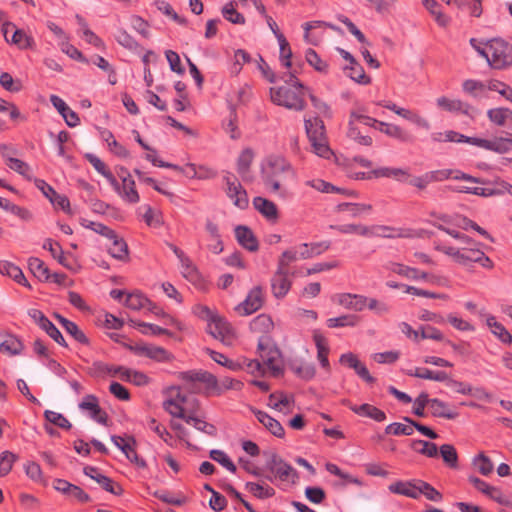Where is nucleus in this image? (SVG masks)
<instances>
[{"label":"nucleus","mask_w":512,"mask_h":512,"mask_svg":"<svg viewBox=\"0 0 512 512\" xmlns=\"http://www.w3.org/2000/svg\"><path fill=\"white\" fill-rule=\"evenodd\" d=\"M54 317L62 325L65 331L68 334H70L77 342L85 345L89 344V340L86 337L85 333L79 329L78 325L75 322L66 319L65 317L58 313H55Z\"/></svg>","instance_id":"35"},{"label":"nucleus","mask_w":512,"mask_h":512,"mask_svg":"<svg viewBox=\"0 0 512 512\" xmlns=\"http://www.w3.org/2000/svg\"><path fill=\"white\" fill-rule=\"evenodd\" d=\"M263 303V288L256 286L249 291L245 300L236 307V311L241 315L247 316L258 311L263 306Z\"/></svg>","instance_id":"14"},{"label":"nucleus","mask_w":512,"mask_h":512,"mask_svg":"<svg viewBox=\"0 0 512 512\" xmlns=\"http://www.w3.org/2000/svg\"><path fill=\"white\" fill-rule=\"evenodd\" d=\"M418 480L397 481L389 485V491L394 494L403 495L412 499L419 498Z\"/></svg>","instance_id":"29"},{"label":"nucleus","mask_w":512,"mask_h":512,"mask_svg":"<svg viewBox=\"0 0 512 512\" xmlns=\"http://www.w3.org/2000/svg\"><path fill=\"white\" fill-rule=\"evenodd\" d=\"M313 340L317 348V359L320 365L327 371H330V363L328 360L330 348L326 337L319 330H314Z\"/></svg>","instance_id":"27"},{"label":"nucleus","mask_w":512,"mask_h":512,"mask_svg":"<svg viewBox=\"0 0 512 512\" xmlns=\"http://www.w3.org/2000/svg\"><path fill=\"white\" fill-rule=\"evenodd\" d=\"M331 228L336 229L342 234H358L369 237V226L362 224L331 225Z\"/></svg>","instance_id":"58"},{"label":"nucleus","mask_w":512,"mask_h":512,"mask_svg":"<svg viewBox=\"0 0 512 512\" xmlns=\"http://www.w3.org/2000/svg\"><path fill=\"white\" fill-rule=\"evenodd\" d=\"M23 349L22 342L14 335L8 334L0 342V351L10 356L18 355Z\"/></svg>","instance_id":"46"},{"label":"nucleus","mask_w":512,"mask_h":512,"mask_svg":"<svg viewBox=\"0 0 512 512\" xmlns=\"http://www.w3.org/2000/svg\"><path fill=\"white\" fill-rule=\"evenodd\" d=\"M0 208L6 211H10L14 215L26 221L32 218V215L29 210L13 204L6 198L0 197Z\"/></svg>","instance_id":"57"},{"label":"nucleus","mask_w":512,"mask_h":512,"mask_svg":"<svg viewBox=\"0 0 512 512\" xmlns=\"http://www.w3.org/2000/svg\"><path fill=\"white\" fill-rule=\"evenodd\" d=\"M50 102L53 107L59 112V114L63 117L65 123L69 127H76L80 123V119L75 111L70 109V107L65 103L63 99H61L57 95L50 96Z\"/></svg>","instance_id":"21"},{"label":"nucleus","mask_w":512,"mask_h":512,"mask_svg":"<svg viewBox=\"0 0 512 512\" xmlns=\"http://www.w3.org/2000/svg\"><path fill=\"white\" fill-rule=\"evenodd\" d=\"M0 273L2 275L11 277L20 285L31 288L22 270L18 266L9 261L0 260Z\"/></svg>","instance_id":"36"},{"label":"nucleus","mask_w":512,"mask_h":512,"mask_svg":"<svg viewBox=\"0 0 512 512\" xmlns=\"http://www.w3.org/2000/svg\"><path fill=\"white\" fill-rule=\"evenodd\" d=\"M257 350L264 366L272 376L278 377L283 374L284 365L281 352L270 336L259 337Z\"/></svg>","instance_id":"5"},{"label":"nucleus","mask_w":512,"mask_h":512,"mask_svg":"<svg viewBox=\"0 0 512 512\" xmlns=\"http://www.w3.org/2000/svg\"><path fill=\"white\" fill-rule=\"evenodd\" d=\"M293 404L294 397L281 391L271 393L268 398V406L285 414L292 411Z\"/></svg>","instance_id":"26"},{"label":"nucleus","mask_w":512,"mask_h":512,"mask_svg":"<svg viewBox=\"0 0 512 512\" xmlns=\"http://www.w3.org/2000/svg\"><path fill=\"white\" fill-rule=\"evenodd\" d=\"M222 14L226 20H228L229 22H231L233 24H244L245 23L244 16L235 9V3L232 1L227 3L223 7Z\"/></svg>","instance_id":"64"},{"label":"nucleus","mask_w":512,"mask_h":512,"mask_svg":"<svg viewBox=\"0 0 512 512\" xmlns=\"http://www.w3.org/2000/svg\"><path fill=\"white\" fill-rule=\"evenodd\" d=\"M86 476L95 480L101 487L114 495H121L123 493L122 487L115 483L111 478L100 473L99 469L94 466H86L83 469Z\"/></svg>","instance_id":"17"},{"label":"nucleus","mask_w":512,"mask_h":512,"mask_svg":"<svg viewBox=\"0 0 512 512\" xmlns=\"http://www.w3.org/2000/svg\"><path fill=\"white\" fill-rule=\"evenodd\" d=\"M473 465L483 476L490 475L494 469V465L491 459L487 457L484 453H480L473 458Z\"/></svg>","instance_id":"60"},{"label":"nucleus","mask_w":512,"mask_h":512,"mask_svg":"<svg viewBox=\"0 0 512 512\" xmlns=\"http://www.w3.org/2000/svg\"><path fill=\"white\" fill-rule=\"evenodd\" d=\"M439 452L443 461L451 468H457L458 466V455L457 451L451 444H443L439 448Z\"/></svg>","instance_id":"59"},{"label":"nucleus","mask_w":512,"mask_h":512,"mask_svg":"<svg viewBox=\"0 0 512 512\" xmlns=\"http://www.w3.org/2000/svg\"><path fill=\"white\" fill-rule=\"evenodd\" d=\"M338 303L346 309L363 311L367 305V297L359 294L342 293L338 295Z\"/></svg>","instance_id":"30"},{"label":"nucleus","mask_w":512,"mask_h":512,"mask_svg":"<svg viewBox=\"0 0 512 512\" xmlns=\"http://www.w3.org/2000/svg\"><path fill=\"white\" fill-rule=\"evenodd\" d=\"M360 321V317L355 314L341 315L339 317L329 318L326 324L329 328L354 327Z\"/></svg>","instance_id":"50"},{"label":"nucleus","mask_w":512,"mask_h":512,"mask_svg":"<svg viewBox=\"0 0 512 512\" xmlns=\"http://www.w3.org/2000/svg\"><path fill=\"white\" fill-rule=\"evenodd\" d=\"M480 54L485 57L488 64H512V45L503 39L487 41Z\"/></svg>","instance_id":"8"},{"label":"nucleus","mask_w":512,"mask_h":512,"mask_svg":"<svg viewBox=\"0 0 512 512\" xmlns=\"http://www.w3.org/2000/svg\"><path fill=\"white\" fill-rule=\"evenodd\" d=\"M487 116L492 123L503 126L508 119H512V110L503 107L493 108L487 111Z\"/></svg>","instance_id":"52"},{"label":"nucleus","mask_w":512,"mask_h":512,"mask_svg":"<svg viewBox=\"0 0 512 512\" xmlns=\"http://www.w3.org/2000/svg\"><path fill=\"white\" fill-rule=\"evenodd\" d=\"M29 270L41 281H48L50 279L49 268L47 265L37 257H31L28 260Z\"/></svg>","instance_id":"47"},{"label":"nucleus","mask_w":512,"mask_h":512,"mask_svg":"<svg viewBox=\"0 0 512 512\" xmlns=\"http://www.w3.org/2000/svg\"><path fill=\"white\" fill-rule=\"evenodd\" d=\"M369 237L405 238V230L386 225H373L369 227Z\"/></svg>","instance_id":"34"},{"label":"nucleus","mask_w":512,"mask_h":512,"mask_svg":"<svg viewBox=\"0 0 512 512\" xmlns=\"http://www.w3.org/2000/svg\"><path fill=\"white\" fill-rule=\"evenodd\" d=\"M111 241L112 245L108 249L109 254L117 260L127 261L129 259V249L126 241L117 234Z\"/></svg>","instance_id":"41"},{"label":"nucleus","mask_w":512,"mask_h":512,"mask_svg":"<svg viewBox=\"0 0 512 512\" xmlns=\"http://www.w3.org/2000/svg\"><path fill=\"white\" fill-rule=\"evenodd\" d=\"M372 209L370 204L360 203H341L337 205V211H348L352 217H357L362 213L369 212Z\"/></svg>","instance_id":"62"},{"label":"nucleus","mask_w":512,"mask_h":512,"mask_svg":"<svg viewBox=\"0 0 512 512\" xmlns=\"http://www.w3.org/2000/svg\"><path fill=\"white\" fill-rule=\"evenodd\" d=\"M177 378L182 381V388L191 394H200L202 392L210 393L221 389L218 386L217 378L203 370H189L177 373Z\"/></svg>","instance_id":"3"},{"label":"nucleus","mask_w":512,"mask_h":512,"mask_svg":"<svg viewBox=\"0 0 512 512\" xmlns=\"http://www.w3.org/2000/svg\"><path fill=\"white\" fill-rule=\"evenodd\" d=\"M273 327L274 323L271 317L266 314H260L250 322V330L253 333L261 334V336H269Z\"/></svg>","instance_id":"39"},{"label":"nucleus","mask_w":512,"mask_h":512,"mask_svg":"<svg viewBox=\"0 0 512 512\" xmlns=\"http://www.w3.org/2000/svg\"><path fill=\"white\" fill-rule=\"evenodd\" d=\"M369 178H392L399 182H407L410 178L408 169L393 168V167H380L368 172Z\"/></svg>","instance_id":"22"},{"label":"nucleus","mask_w":512,"mask_h":512,"mask_svg":"<svg viewBox=\"0 0 512 512\" xmlns=\"http://www.w3.org/2000/svg\"><path fill=\"white\" fill-rule=\"evenodd\" d=\"M254 151L251 148H245L241 151L237 159V173L243 181H248L250 177V167L254 160Z\"/></svg>","instance_id":"32"},{"label":"nucleus","mask_w":512,"mask_h":512,"mask_svg":"<svg viewBox=\"0 0 512 512\" xmlns=\"http://www.w3.org/2000/svg\"><path fill=\"white\" fill-rule=\"evenodd\" d=\"M305 129L313 152L325 159H329L333 152L329 147L323 121L318 118L305 119Z\"/></svg>","instance_id":"6"},{"label":"nucleus","mask_w":512,"mask_h":512,"mask_svg":"<svg viewBox=\"0 0 512 512\" xmlns=\"http://www.w3.org/2000/svg\"><path fill=\"white\" fill-rule=\"evenodd\" d=\"M437 106L448 112L461 113L467 116H472L474 111L473 107L459 99H449L445 96L437 99Z\"/></svg>","instance_id":"23"},{"label":"nucleus","mask_w":512,"mask_h":512,"mask_svg":"<svg viewBox=\"0 0 512 512\" xmlns=\"http://www.w3.org/2000/svg\"><path fill=\"white\" fill-rule=\"evenodd\" d=\"M376 129L401 142L412 143L414 137L398 125L378 121Z\"/></svg>","instance_id":"28"},{"label":"nucleus","mask_w":512,"mask_h":512,"mask_svg":"<svg viewBox=\"0 0 512 512\" xmlns=\"http://www.w3.org/2000/svg\"><path fill=\"white\" fill-rule=\"evenodd\" d=\"M208 332L223 344L231 346L237 338L236 330L222 316L218 315L214 320L207 324Z\"/></svg>","instance_id":"10"},{"label":"nucleus","mask_w":512,"mask_h":512,"mask_svg":"<svg viewBox=\"0 0 512 512\" xmlns=\"http://www.w3.org/2000/svg\"><path fill=\"white\" fill-rule=\"evenodd\" d=\"M209 456L212 460L218 462L220 465H222L224 468H226L228 471L235 473L237 468L233 461L229 458V456L222 450H211L209 453Z\"/></svg>","instance_id":"63"},{"label":"nucleus","mask_w":512,"mask_h":512,"mask_svg":"<svg viewBox=\"0 0 512 512\" xmlns=\"http://www.w3.org/2000/svg\"><path fill=\"white\" fill-rule=\"evenodd\" d=\"M291 66H280L281 70L274 71L271 66H257L261 75L271 83L283 82L279 87L270 89L271 100L274 104L287 109L300 111L305 107V88L295 74L289 70Z\"/></svg>","instance_id":"1"},{"label":"nucleus","mask_w":512,"mask_h":512,"mask_svg":"<svg viewBox=\"0 0 512 512\" xmlns=\"http://www.w3.org/2000/svg\"><path fill=\"white\" fill-rule=\"evenodd\" d=\"M350 410L359 416L371 418L377 422H383L386 419L385 412L371 404L350 405Z\"/></svg>","instance_id":"37"},{"label":"nucleus","mask_w":512,"mask_h":512,"mask_svg":"<svg viewBox=\"0 0 512 512\" xmlns=\"http://www.w3.org/2000/svg\"><path fill=\"white\" fill-rule=\"evenodd\" d=\"M453 178L456 180H464L472 183L484 184L485 180L476 178L472 175L463 173L461 171H453L450 169L434 170L424 173L421 176L412 177L406 183L416 187L419 190H424L426 187L433 182H440L446 179Z\"/></svg>","instance_id":"4"},{"label":"nucleus","mask_w":512,"mask_h":512,"mask_svg":"<svg viewBox=\"0 0 512 512\" xmlns=\"http://www.w3.org/2000/svg\"><path fill=\"white\" fill-rule=\"evenodd\" d=\"M378 105L393 111L394 113L401 116L402 118L411 121L418 127H421L426 130L430 129V123L428 122V120L425 119L424 117H422L421 115H419L418 113L412 112L408 109L398 107L395 103H393L391 101H380L378 103Z\"/></svg>","instance_id":"18"},{"label":"nucleus","mask_w":512,"mask_h":512,"mask_svg":"<svg viewBox=\"0 0 512 512\" xmlns=\"http://www.w3.org/2000/svg\"><path fill=\"white\" fill-rule=\"evenodd\" d=\"M253 206L268 221L275 223L278 220V208L271 200L257 196L253 199Z\"/></svg>","instance_id":"25"},{"label":"nucleus","mask_w":512,"mask_h":512,"mask_svg":"<svg viewBox=\"0 0 512 512\" xmlns=\"http://www.w3.org/2000/svg\"><path fill=\"white\" fill-rule=\"evenodd\" d=\"M430 409H431V413L434 417H440V418L452 420L458 416L457 412L452 411L449 408L447 403H445L444 401H442L438 398L431 399Z\"/></svg>","instance_id":"42"},{"label":"nucleus","mask_w":512,"mask_h":512,"mask_svg":"<svg viewBox=\"0 0 512 512\" xmlns=\"http://www.w3.org/2000/svg\"><path fill=\"white\" fill-rule=\"evenodd\" d=\"M246 489L259 499H267L275 495L274 488L269 485H261L259 483L247 482Z\"/></svg>","instance_id":"54"},{"label":"nucleus","mask_w":512,"mask_h":512,"mask_svg":"<svg viewBox=\"0 0 512 512\" xmlns=\"http://www.w3.org/2000/svg\"><path fill=\"white\" fill-rule=\"evenodd\" d=\"M28 315L43 329L55 342L63 347L67 343L57 327L38 309H30Z\"/></svg>","instance_id":"13"},{"label":"nucleus","mask_w":512,"mask_h":512,"mask_svg":"<svg viewBox=\"0 0 512 512\" xmlns=\"http://www.w3.org/2000/svg\"><path fill=\"white\" fill-rule=\"evenodd\" d=\"M88 162L94 167V169L107 179L111 186H116V177L107 168L105 163L96 155L88 153L85 155Z\"/></svg>","instance_id":"43"},{"label":"nucleus","mask_w":512,"mask_h":512,"mask_svg":"<svg viewBox=\"0 0 512 512\" xmlns=\"http://www.w3.org/2000/svg\"><path fill=\"white\" fill-rule=\"evenodd\" d=\"M186 423L193 425L195 429L209 436L214 437L217 434V428L213 424L208 423L203 418L196 416L192 411L189 412Z\"/></svg>","instance_id":"45"},{"label":"nucleus","mask_w":512,"mask_h":512,"mask_svg":"<svg viewBox=\"0 0 512 512\" xmlns=\"http://www.w3.org/2000/svg\"><path fill=\"white\" fill-rule=\"evenodd\" d=\"M468 480L478 491L487 495L489 498L500 504L506 503L505 497L499 488L491 486L484 480L475 476H469Z\"/></svg>","instance_id":"24"},{"label":"nucleus","mask_w":512,"mask_h":512,"mask_svg":"<svg viewBox=\"0 0 512 512\" xmlns=\"http://www.w3.org/2000/svg\"><path fill=\"white\" fill-rule=\"evenodd\" d=\"M2 32L6 41L17 45L21 49L28 48L32 45L33 39L28 36L24 30L17 29L12 22H4L2 25Z\"/></svg>","instance_id":"16"},{"label":"nucleus","mask_w":512,"mask_h":512,"mask_svg":"<svg viewBox=\"0 0 512 512\" xmlns=\"http://www.w3.org/2000/svg\"><path fill=\"white\" fill-rule=\"evenodd\" d=\"M343 72L345 76L358 84L367 85L371 82V78L366 74L363 66H344Z\"/></svg>","instance_id":"49"},{"label":"nucleus","mask_w":512,"mask_h":512,"mask_svg":"<svg viewBox=\"0 0 512 512\" xmlns=\"http://www.w3.org/2000/svg\"><path fill=\"white\" fill-rule=\"evenodd\" d=\"M330 248L329 241H321L316 243H304L300 246L299 257L301 259H309L318 256Z\"/></svg>","instance_id":"38"},{"label":"nucleus","mask_w":512,"mask_h":512,"mask_svg":"<svg viewBox=\"0 0 512 512\" xmlns=\"http://www.w3.org/2000/svg\"><path fill=\"white\" fill-rule=\"evenodd\" d=\"M223 184L226 196L232 201L234 206L241 210L247 209L249 206L248 194L238 177L226 171L223 175Z\"/></svg>","instance_id":"9"},{"label":"nucleus","mask_w":512,"mask_h":512,"mask_svg":"<svg viewBox=\"0 0 512 512\" xmlns=\"http://www.w3.org/2000/svg\"><path fill=\"white\" fill-rule=\"evenodd\" d=\"M291 285L290 270L277 267L271 278V291L273 296L277 299L284 298L290 291Z\"/></svg>","instance_id":"15"},{"label":"nucleus","mask_w":512,"mask_h":512,"mask_svg":"<svg viewBox=\"0 0 512 512\" xmlns=\"http://www.w3.org/2000/svg\"><path fill=\"white\" fill-rule=\"evenodd\" d=\"M265 467L271 473V476H267V479L271 482L291 480L292 483H295L298 479L297 471L276 452L267 454Z\"/></svg>","instance_id":"7"},{"label":"nucleus","mask_w":512,"mask_h":512,"mask_svg":"<svg viewBox=\"0 0 512 512\" xmlns=\"http://www.w3.org/2000/svg\"><path fill=\"white\" fill-rule=\"evenodd\" d=\"M235 238L240 246L249 252H256L259 249V242L253 231L245 225H238L234 229Z\"/></svg>","instance_id":"20"},{"label":"nucleus","mask_w":512,"mask_h":512,"mask_svg":"<svg viewBox=\"0 0 512 512\" xmlns=\"http://www.w3.org/2000/svg\"><path fill=\"white\" fill-rule=\"evenodd\" d=\"M130 322L133 327L138 328L140 330V332L144 335L151 334V335L172 336V333L169 330L162 328L158 325L135 321V320H131Z\"/></svg>","instance_id":"51"},{"label":"nucleus","mask_w":512,"mask_h":512,"mask_svg":"<svg viewBox=\"0 0 512 512\" xmlns=\"http://www.w3.org/2000/svg\"><path fill=\"white\" fill-rule=\"evenodd\" d=\"M486 323L490 328L491 332L503 343L511 344L512 335L509 331L500 323L496 321V318L492 315L488 316Z\"/></svg>","instance_id":"44"},{"label":"nucleus","mask_w":512,"mask_h":512,"mask_svg":"<svg viewBox=\"0 0 512 512\" xmlns=\"http://www.w3.org/2000/svg\"><path fill=\"white\" fill-rule=\"evenodd\" d=\"M43 248L48 250L51 253L52 257L56 259L61 265L68 267L64 251L58 242H55L52 239L48 238L44 241Z\"/></svg>","instance_id":"56"},{"label":"nucleus","mask_w":512,"mask_h":512,"mask_svg":"<svg viewBox=\"0 0 512 512\" xmlns=\"http://www.w3.org/2000/svg\"><path fill=\"white\" fill-rule=\"evenodd\" d=\"M148 304H150V300L138 291L129 293L125 299L126 307L136 311L146 308Z\"/></svg>","instance_id":"55"},{"label":"nucleus","mask_w":512,"mask_h":512,"mask_svg":"<svg viewBox=\"0 0 512 512\" xmlns=\"http://www.w3.org/2000/svg\"><path fill=\"white\" fill-rule=\"evenodd\" d=\"M121 171H125V175L119 174L122 183L116 179V186H112L121 199L128 204H136L140 201V196L136 190V184L129 171L121 167Z\"/></svg>","instance_id":"11"},{"label":"nucleus","mask_w":512,"mask_h":512,"mask_svg":"<svg viewBox=\"0 0 512 512\" xmlns=\"http://www.w3.org/2000/svg\"><path fill=\"white\" fill-rule=\"evenodd\" d=\"M410 446L414 451L427 457H436L438 455V447L432 442L425 440H413Z\"/></svg>","instance_id":"53"},{"label":"nucleus","mask_w":512,"mask_h":512,"mask_svg":"<svg viewBox=\"0 0 512 512\" xmlns=\"http://www.w3.org/2000/svg\"><path fill=\"white\" fill-rule=\"evenodd\" d=\"M164 409L172 416L183 419L185 422L187 421V417L189 415V412H186L185 408L178 404L176 401L171 399L170 397L167 398L163 402Z\"/></svg>","instance_id":"61"},{"label":"nucleus","mask_w":512,"mask_h":512,"mask_svg":"<svg viewBox=\"0 0 512 512\" xmlns=\"http://www.w3.org/2000/svg\"><path fill=\"white\" fill-rule=\"evenodd\" d=\"M261 175L265 186L281 197L288 195V183L295 179V171L290 162L275 155L268 157L262 164Z\"/></svg>","instance_id":"2"},{"label":"nucleus","mask_w":512,"mask_h":512,"mask_svg":"<svg viewBox=\"0 0 512 512\" xmlns=\"http://www.w3.org/2000/svg\"><path fill=\"white\" fill-rule=\"evenodd\" d=\"M407 375L426 380H433L443 382L448 379V374L445 371H432L428 368H414L406 372Z\"/></svg>","instance_id":"40"},{"label":"nucleus","mask_w":512,"mask_h":512,"mask_svg":"<svg viewBox=\"0 0 512 512\" xmlns=\"http://www.w3.org/2000/svg\"><path fill=\"white\" fill-rule=\"evenodd\" d=\"M254 414L257 420L274 436L278 438H283L285 435V430L281 423L268 415L266 412L256 410Z\"/></svg>","instance_id":"31"},{"label":"nucleus","mask_w":512,"mask_h":512,"mask_svg":"<svg viewBox=\"0 0 512 512\" xmlns=\"http://www.w3.org/2000/svg\"><path fill=\"white\" fill-rule=\"evenodd\" d=\"M127 348L138 356H145L157 362H170L174 356L166 349L149 344L128 345Z\"/></svg>","instance_id":"12"},{"label":"nucleus","mask_w":512,"mask_h":512,"mask_svg":"<svg viewBox=\"0 0 512 512\" xmlns=\"http://www.w3.org/2000/svg\"><path fill=\"white\" fill-rule=\"evenodd\" d=\"M512 149V133L508 134V137H496L492 140H488L486 150L493 151L496 153H506Z\"/></svg>","instance_id":"48"},{"label":"nucleus","mask_w":512,"mask_h":512,"mask_svg":"<svg viewBox=\"0 0 512 512\" xmlns=\"http://www.w3.org/2000/svg\"><path fill=\"white\" fill-rule=\"evenodd\" d=\"M79 408L88 411L90 417L100 424H107L108 415L99 406L98 398L95 395H86L79 403Z\"/></svg>","instance_id":"19"},{"label":"nucleus","mask_w":512,"mask_h":512,"mask_svg":"<svg viewBox=\"0 0 512 512\" xmlns=\"http://www.w3.org/2000/svg\"><path fill=\"white\" fill-rule=\"evenodd\" d=\"M205 229L211 240V243L208 244L207 248L214 254L222 253L224 245L219 233L218 225L210 219H207L205 222Z\"/></svg>","instance_id":"33"}]
</instances>
